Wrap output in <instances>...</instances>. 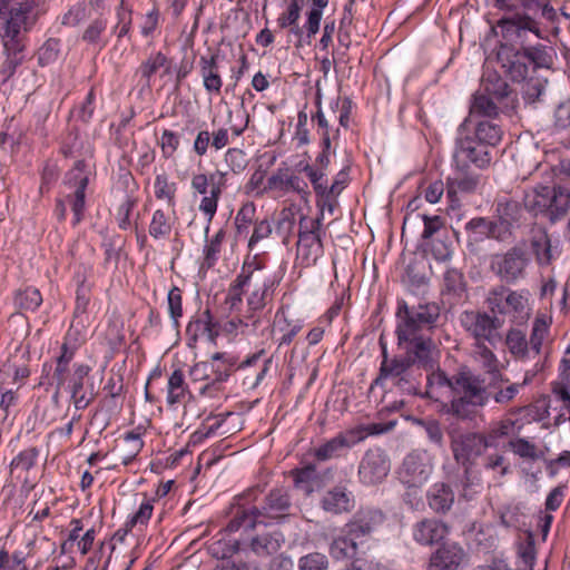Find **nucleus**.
<instances>
[{
    "label": "nucleus",
    "mask_w": 570,
    "mask_h": 570,
    "mask_svg": "<svg viewBox=\"0 0 570 570\" xmlns=\"http://www.w3.org/2000/svg\"><path fill=\"white\" fill-rule=\"evenodd\" d=\"M383 522V514L372 509H361L342 528L343 533L351 535L358 548L365 552L374 529Z\"/></svg>",
    "instance_id": "0eeeda50"
},
{
    "label": "nucleus",
    "mask_w": 570,
    "mask_h": 570,
    "mask_svg": "<svg viewBox=\"0 0 570 570\" xmlns=\"http://www.w3.org/2000/svg\"><path fill=\"white\" fill-rule=\"evenodd\" d=\"M263 356L264 351L255 353L245 360L238 368L247 381L248 389H255L267 371V363L269 360H262Z\"/></svg>",
    "instance_id": "b1692460"
},
{
    "label": "nucleus",
    "mask_w": 570,
    "mask_h": 570,
    "mask_svg": "<svg viewBox=\"0 0 570 570\" xmlns=\"http://www.w3.org/2000/svg\"><path fill=\"white\" fill-rule=\"evenodd\" d=\"M302 6H303V0H291L287 11L284 12L277 19L278 26L283 29L291 27L292 31L295 35H299V28L297 26V20L301 14Z\"/></svg>",
    "instance_id": "37998d69"
},
{
    "label": "nucleus",
    "mask_w": 570,
    "mask_h": 570,
    "mask_svg": "<svg viewBox=\"0 0 570 570\" xmlns=\"http://www.w3.org/2000/svg\"><path fill=\"white\" fill-rule=\"evenodd\" d=\"M353 507L354 498L344 487H334L322 499V508L333 514L350 512Z\"/></svg>",
    "instance_id": "aec40b11"
},
{
    "label": "nucleus",
    "mask_w": 570,
    "mask_h": 570,
    "mask_svg": "<svg viewBox=\"0 0 570 570\" xmlns=\"http://www.w3.org/2000/svg\"><path fill=\"white\" fill-rule=\"evenodd\" d=\"M528 261L524 250L514 247L504 254L494 255L491 268L503 282L514 283L524 276Z\"/></svg>",
    "instance_id": "6e6552de"
},
{
    "label": "nucleus",
    "mask_w": 570,
    "mask_h": 570,
    "mask_svg": "<svg viewBox=\"0 0 570 570\" xmlns=\"http://www.w3.org/2000/svg\"><path fill=\"white\" fill-rule=\"evenodd\" d=\"M65 183L70 187H75L71 209L75 215V224H78L82 217L85 208V189L88 184V177L85 174V165L82 161L76 163L75 167L66 175Z\"/></svg>",
    "instance_id": "dca6fc26"
},
{
    "label": "nucleus",
    "mask_w": 570,
    "mask_h": 570,
    "mask_svg": "<svg viewBox=\"0 0 570 570\" xmlns=\"http://www.w3.org/2000/svg\"><path fill=\"white\" fill-rule=\"evenodd\" d=\"M167 301L170 317L177 324L178 318L183 315L180 289L178 287H173L168 293Z\"/></svg>",
    "instance_id": "052dcab7"
},
{
    "label": "nucleus",
    "mask_w": 570,
    "mask_h": 570,
    "mask_svg": "<svg viewBox=\"0 0 570 570\" xmlns=\"http://www.w3.org/2000/svg\"><path fill=\"white\" fill-rule=\"evenodd\" d=\"M179 144L178 137L169 130H165L160 137V145L166 157L171 156Z\"/></svg>",
    "instance_id": "774afa93"
},
{
    "label": "nucleus",
    "mask_w": 570,
    "mask_h": 570,
    "mask_svg": "<svg viewBox=\"0 0 570 570\" xmlns=\"http://www.w3.org/2000/svg\"><path fill=\"white\" fill-rule=\"evenodd\" d=\"M273 285L271 273L263 267H244L230 285L225 305L229 312L250 317L252 313L266 305Z\"/></svg>",
    "instance_id": "f257e3e1"
},
{
    "label": "nucleus",
    "mask_w": 570,
    "mask_h": 570,
    "mask_svg": "<svg viewBox=\"0 0 570 570\" xmlns=\"http://www.w3.org/2000/svg\"><path fill=\"white\" fill-rule=\"evenodd\" d=\"M303 170L306 173L307 177L313 184L316 194L321 195L322 197H325V195L327 194L328 185L323 179L324 173L322 170L314 169L309 165H306Z\"/></svg>",
    "instance_id": "13d9d810"
},
{
    "label": "nucleus",
    "mask_w": 570,
    "mask_h": 570,
    "mask_svg": "<svg viewBox=\"0 0 570 570\" xmlns=\"http://www.w3.org/2000/svg\"><path fill=\"white\" fill-rule=\"evenodd\" d=\"M505 314H512L515 318L521 321L529 317V301L528 297L517 291H509L504 302Z\"/></svg>",
    "instance_id": "c9c22d12"
},
{
    "label": "nucleus",
    "mask_w": 570,
    "mask_h": 570,
    "mask_svg": "<svg viewBox=\"0 0 570 570\" xmlns=\"http://www.w3.org/2000/svg\"><path fill=\"white\" fill-rule=\"evenodd\" d=\"M551 188L549 186H538L528 191L523 199L525 208L535 215L542 213L548 215V208L551 206Z\"/></svg>",
    "instance_id": "7c9ffc66"
},
{
    "label": "nucleus",
    "mask_w": 570,
    "mask_h": 570,
    "mask_svg": "<svg viewBox=\"0 0 570 570\" xmlns=\"http://www.w3.org/2000/svg\"><path fill=\"white\" fill-rule=\"evenodd\" d=\"M41 303L42 296L37 288L28 287L16 294V304L22 309L35 311Z\"/></svg>",
    "instance_id": "c03bdc74"
},
{
    "label": "nucleus",
    "mask_w": 570,
    "mask_h": 570,
    "mask_svg": "<svg viewBox=\"0 0 570 570\" xmlns=\"http://www.w3.org/2000/svg\"><path fill=\"white\" fill-rule=\"evenodd\" d=\"M144 442L140 435L138 433L128 432L124 441L114 449L112 454L124 465H127L137 456Z\"/></svg>",
    "instance_id": "cd10ccee"
},
{
    "label": "nucleus",
    "mask_w": 570,
    "mask_h": 570,
    "mask_svg": "<svg viewBox=\"0 0 570 570\" xmlns=\"http://www.w3.org/2000/svg\"><path fill=\"white\" fill-rule=\"evenodd\" d=\"M239 541L233 540L228 542L218 541L210 547V551L214 557L229 561V559L237 552H239Z\"/></svg>",
    "instance_id": "6e6d98bb"
},
{
    "label": "nucleus",
    "mask_w": 570,
    "mask_h": 570,
    "mask_svg": "<svg viewBox=\"0 0 570 570\" xmlns=\"http://www.w3.org/2000/svg\"><path fill=\"white\" fill-rule=\"evenodd\" d=\"M225 161L234 173L242 171L247 165L244 151L237 148H232L226 153Z\"/></svg>",
    "instance_id": "680f3d73"
},
{
    "label": "nucleus",
    "mask_w": 570,
    "mask_h": 570,
    "mask_svg": "<svg viewBox=\"0 0 570 570\" xmlns=\"http://www.w3.org/2000/svg\"><path fill=\"white\" fill-rule=\"evenodd\" d=\"M322 254L321 218L301 217L297 242V262L305 267L314 265Z\"/></svg>",
    "instance_id": "39448f33"
},
{
    "label": "nucleus",
    "mask_w": 570,
    "mask_h": 570,
    "mask_svg": "<svg viewBox=\"0 0 570 570\" xmlns=\"http://www.w3.org/2000/svg\"><path fill=\"white\" fill-rule=\"evenodd\" d=\"M488 445L487 439L476 433L459 434L451 441L453 456L459 464L465 468V473Z\"/></svg>",
    "instance_id": "1a4fd4ad"
},
{
    "label": "nucleus",
    "mask_w": 570,
    "mask_h": 570,
    "mask_svg": "<svg viewBox=\"0 0 570 570\" xmlns=\"http://www.w3.org/2000/svg\"><path fill=\"white\" fill-rule=\"evenodd\" d=\"M330 553L334 559H354L360 553H364L358 546L353 541L350 534L343 533L333 539L330 544Z\"/></svg>",
    "instance_id": "c85d7f7f"
},
{
    "label": "nucleus",
    "mask_w": 570,
    "mask_h": 570,
    "mask_svg": "<svg viewBox=\"0 0 570 570\" xmlns=\"http://www.w3.org/2000/svg\"><path fill=\"white\" fill-rule=\"evenodd\" d=\"M414 344V354L417 361L430 370L433 368L435 362V355L438 354L435 345L429 340H416L412 342Z\"/></svg>",
    "instance_id": "ea45409f"
},
{
    "label": "nucleus",
    "mask_w": 570,
    "mask_h": 570,
    "mask_svg": "<svg viewBox=\"0 0 570 570\" xmlns=\"http://www.w3.org/2000/svg\"><path fill=\"white\" fill-rule=\"evenodd\" d=\"M302 330L298 322L289 323L284 316H277L274 325V333L278 335V345H288Z\"/></svg>",
    "instance_id": "58836bf2"
},
{
    "label": "nucleus",
    "mask_w": 570,
    "mask_h": 570,
    "mask_svg": "<svg viewBox=\"0 0 570 570\" xmlns=\"http://www.w3.org/2000/svg\"><path fill=\"white\" fill-rule=\"evenodd\" d=\"M533 248L535 252L537 259L540 264H549L551 255L550 242L547 237L533 242Z\"/></svg>",
    "instance_id": "0e129e2a"
},
{
    "label": "nucleus",
    "mask_w": 570,
    "mask_h": 570,
    "mask_svg": "<svg viewBox=\"0 0 570 570\" xmlns=\"http://www.w3.org/2000/svg\"><path fill=\"white\" fill-rule=\"evenodd\" d=\"M508 96V85L497 79L495 82H483V92H478L474 96L473 102L470 108L471 115L493 118L498 116L497 101L502 100Z\"/></svg>",
    "instance_id": "9d476101"
},
{
    "label": "nucleus",
    "mask_w": 570,
    "mask_h": 570,
    "mask_svg": "<svg viewBox=\"0 0 570 570\" xmlns=\"http://www.w3.org/2000/svg\"><path fill=\"white\" fill-rule=\"evenodd\" d=\"M429 507L439 514L449 512L454 503V493L450 485L436 483L426 493Z\"/></svg>",
    "instance_id": "a878e982"
},
{
    "label": "nucleus",
    "mask_w": 570,
    "mask_h": 570,
    "mask_svg": "<svg viewBox=\"0 0 570 570\" xmlns=\"http://www.w3.org/2000/svg\"><path fill=\"white\" fill-rule=\"evenodd\" d=\"M484 402V394H462L460 397L453 399L450 405H445V407L449 413L460 419H469L476 413Z\"/></svg>",
    "instance_id": "5701e85b"
},
{
    "label": "nucleus",
    "mask_w": 570,
    "mask_h": 570,
    "mask_svg": "<svg viewBox=\"0 0 570 570\" xmlns=\"http://www.w3.org/2000/svg\"><path fill=\"white\" fill-rule=\"evenodd\" d=\"M508 292L509 291L505 289L504 287H499V288H495L492 292H490V294L488 296V304H489V308L493 313L505 314L504 302H505Z\"/></svg>",
    "instance_id": "bf43d9fd"
},
{
    "label": "nucleus",
    "mask_w": 570,
    "mask_h": 570,
    "mask_svg": "<svg viewBox=\"0 0 570 570\" xmlns=\"http://www.w3.org/2000/svg\"><path fill=\"white\" fill-rule=\"evenodd\" d=\"M550 200L551 206L548 208V215L551 219H558L568 214L570 209V191L561 186H553Z\"/></svg>",
    "instance_id": "2f4dec72"
},
{
    "label": "nucleus",
    "mask_w": 570,
    "mask_h": 570,
    "mask_svg": "<svg viewBox=\"0 0 570 570\" xmlns=\"http://www.w3.org/2000/svg\"><path fill=\"white\" fill-rule=\"evenodd\" d=\"M289 507L291 502L287 492L282 489L273 490L266 497L265 505L262 509L253 507L238 511L229 521L227 530L234 532L239 528L253 529L257 523L263 522L259 518H281L285 515Z\"/></svg>",
    "instance_id": "7ed1b4c3"
},
{
    "label": "nucleus",
    "mask_w": 570,
    "mask_h": 570,
    "mask_svg": "<svg viewBox=\"0 0 570 570\" xmlns=\"http://www.w3.org/2000/svg\"><path fill=\"white\" fill-rule=\"evenodd\" d=\"M284 543V534L275 530L253 537L249 541V548L257 557H269L277 553Z\"/></svg>",
    "instance_id": "412c9836"
},
{
    "label": "nucleus",
    "mask_w": 570,
    "mask_h": 570,
    "mask_svg": "<svg viewBox=\"0 0 570 570\" xmlns=\"http://www.w3.org/2000/svg\"><path fill=\"white\" fill-rule=\"evenodd\" d=\"M220 194H222V184L214 183L212 180L209 195H204V197L202 198V202L199 204V209L208 217L209 220L214 217V215L217 210V204H218Z\"/></svg>",
    "instance_id": "a18cd8bd"
},
{
    "label": "nucleus",
    "mask_w": 570,
    "mask_h": 570,
    "mask_svg": "<svg viewBox=\"0 0 570 570\" xmlns=\"http://www.w3.org/2000/svg\"><path fill=\"white\" fill-rule=\"evenodd\" d=\"M397 316L400 317V323L396 328L399 344L420 340L421 337L417 334L420 331L424 330V327L410 314V307L405 304L400 306Z\"/></svg>",
    "instance_id": "393cba45"
},
{
    "label": "nucleus",
    "mask_w": 570,
    "mask_h": 570,
    "mask_svg": "<svg viewBox=\"0 0 570 570\" xmlns=\"http://www.w3.org/2000/svg\"><path fill=\"white\" fill-rule=\"evenodd\" d=\"M38 456V450L36 448H29L20 452L11 462V471L21 470L28 471L33 466Z\"/></svg>",
    "instance_id": "5fc2aeb1"
},
{
    "label": "nucleus",
    "mask_w": 570,
    "mask_h": 570,
    "mask_svg": "<svg viewBox=\"0 0 570 570\" xmlns=\"http://www.w3.org/2000/svg\"><path fill=\"white\" fill-rule=\"evenodd\" d=\"M298 568L299 570H327L328 560L325 554L313 552L299 559Z\"/></svg>",
    "instance_id": "603ef678"
},
{
    "label": "nucleus",
    "mask_w": 570,
    "mask_h": 570,
    "mask_svg": "<svg viewBox=\"0 0 570 570\" xmlns=\"http://www.w3.org/2000/svg\"><path fill=\"white\" fill-rule=\"evenodd\" d=\"M456 170L466 171L471 165L487 167L490 161L489 148L474 137H459L453 155Z\"/></svg>",
    "instance_id": "423d86ee"
},
{
    "label": "nucleus",
    "mask_w": 570,
    "mask_h": 570,
    "mask_svg": "<svg viewBox=\"0 0 570 570\" xmlns=\"http://www.w3.org/2000/svg\"><path fill=\"white\" fill-rule=\"evenodd\" d=\"M497 212L501 223L509 226L519 219L521 207L518 202L507 200L498 204Z\"/></svg>",
    "instance_id": "3c124183"
},
{
    "label": "nucleus",
    "mask_w": 570,
    "mask_h": 570,
    "mask_svg": "<svg viewBox=\"0 0 570 570\" xmlns=\"http://www.w3.org/2000/svg\"><path fill=\"white\" fill-rule=\"evenodd\" d=\"M410 314L413 315L415 321L424 328H430L438 320L440 311L438 305L432 303L419 305L417 307H410Z\"/></svg>",
    "instance_id": "79ce46f5"
},
{
    "label": "nucleus",
    "mask_w": 570,
    "mask_h": 570,
    "mask_svg": "<svg viewBox=\"0 0 570 570\" xmlns=\"http://www.w3.org/2000/svg\"><path fill=\"white\" fill-rule=\"evenodd\" d=\"M549 332V324L544 317H537L533 326H532V333L530 336V348L535 353L539 354L541 351L542 343L544 338L547 337Z\"/></svg>",
    "instance_id": "de8ad7c7"
},
{
    "label": "nucleus",
    "mask_w": 570,
    "mask_h": 570,
    "mask_svg": "<svg viewBox=\"0 0 570 570\" xmlns=\"http://www.w3.org/2000/svg\"><path fill=\"white\" fill-rule=\"evenodd\" d=\"M465 558V552L456 543L441 546L430 558V570H458Z\"/></svg>",
    "instance_id": "f3484780"
},
{
    "label": "nucleus",
    "mask_w": 570,
    "mask_h": 570,
    "mask_svg": "<svg viewBox=\"0 0 570 570\" xmlns=\"http://www.w3.org/2000/svg\"><path fill=\"white\" fill-rule=\"evenodd\" d=\"M174 224L173 214L169 210L157 209L154 212L149 225V235L155 239L167 237Z\"/></svg>",
    "instance_id": "f704fd0d"
},
{
    "label": "nucleus",
    "mask_w": 570,
    "mask_h": 570,
    "mask_svg": "<svg viewBox=\"0 0 570 570\" xmlns=\"http://www.w3.org/2000/svg\"><path fill=\"white\" fill-rule=\"evenodd\" d=\"M89 366L87 365H79L75 370L73 374L68 377L63 390H68L70 392H78L80 390L85 391H94L97 386L95 382L88 377L89 374Z\"/></svg>",
    "instance_id": "e433bc0d"
},
{
    "label": "nucleus",
    "mask_w": 570,
    "mask_h": 570,
    "mask_svg": "<svg viewBox=\"0 0 570 570\" xmlns=\"http://www.w3.org/2000/svg\"><path fill=\"white\" fill-rule=\"evenodd\" d=\"M225 234L223 230L217 232V234L214 236V238L209 242V244L205 248V261L207 262L208 266L213 265L216 261V254L220 249V245L223 242Z\"/></svg>",
    "instance_id": "338daca9"
},
{
    "label": "nucleus",
    "mask_w": 570,
    "mask_h": 570,
    "mask_svg": "<svg viewBox=\"0 0 570 570\" xmlns=\"http://www.w3.org/2000/svg\"><path fill=\"white\" fill-rule=\"evenodd\" d=\"M512 451L519 455L520 458L528 459L531 461H535L542 458V453L538 451L537 446L533 443H530L525 439H517L509 442Z\"/></svg>",
    "instance_id": "09e8293b"
},
{
    "label": "nucleus",
    "mask_w": 570,
    "mask_h": 570,
    "mask_svg": "<svg viewBox=\"0 0 570 570\" xmlns=\"http://www.w3.org/2000/svg\"><path fill=\"white\" fill-rule=\"evenodd\" d=\"M498 28L501 29V33L505 38H512L513 36L519 37L520 32L524 30L532 31L539 36L537 23L529 16L501 19L498 22Z\"/></svg>",
    "instance_id": "c756f323"
},
{
    "label": "nucleus",
    "mask_w": 570,
    "mask_h": 570,
    "mask_svg": "<svg viewBox=\"0 0 570 570\" xmlns=\"http://www.w3.org/2000/svg\"><path fill=\"white\" fill-rule=\"evenodd\" d=\"M406 487V491L404 493V500L412 508H417L422 504L423 499V487L425 484H404Z\"/></svg>",
    "instance_id": "69168bd1"
},
{
    "label": "nucleus",
    "mask_w": 570,
    "mask_h": 570,
    "mask_svg": "<svg viewBox=\"0 0 570 570\" xmlns=\"http://www.w3.org/2000/svg\"><path fill=\"white\" fill-rule=\"evenodd\" d=\"M391 470L386 452L380 448L370 449L364 454L358 468V475L365 484L381 483Z\"/></svg>",
    "instance_id": "9b49d317"
},
{
    "label": "nucleus",
    "mask_w": 570,
    "mask_h": 570,
    "mask_svg": "<svg viewBox=\"0 0 570 570\" xmlns=\"http://www.w3.org/2000/svg\"><path fill=\"white\" fill-rule=\"evenodd\" d=\"M396 425L395 421L386 423H370L361 424L344 433L336 435L315 451V456L318 460L326 461L340 455V453L347 448L363 441L370 435H379L391 431Z\"/></svg>",
    "instance_id": "20e7f679"
},
{
    "label": "nucleus",
    "mask_w": 570,
    "mask_h": 570,
    "mask_svg": "<svg viewBox=\"0 0 570 570\" xmlns=\"http://www.w3.org/2000/svg\"><path fill=\"white\" fill-rule=\"evenodd\" d=\"M463 327L480 341H491L498 328V320L485 313L464 312L461 316Z\"/></svg>",
    "instance_id": "2eb2a0df"
},
{
    "label": "nucleus",
    "mask_w": 570,
    "mask_h": 570,
    "mask_svg": "<svg viewBox=\"0 0 570 570\" xmlns=\"http://www.w3.org/2000/svg\"><path fill=\"white\" fill-rule=\"evenodd\" d=\"M268 183L271 188L281 189L284 191H296L302 196L303 199H306L308 196L307 184L296 175H275L269 178Z\"/></svg>",
    "instance_id": "473e14b6"
},
{
    "label": "nucleus",
    "mask_w": 570,
    "mask_h": 570,
    "mask_svg": "<svg viewBox=\"0 0 570 570\" xmlns=\"http://www.w3.org/2000/svg\"><path fill=\"white\" fill-rule=\"evenodd\" d=\"M410 364V360L406 357L389 360L386 350L385 347H383V362L381 364L380 375L374 382L375 385L389 387V385L384 383L389 381H391L393 385L400 383L402 379H400L399 376L409 368ZM393 386H390V389Z\"/></svg>",
    "instance_id": "6ab92c4d"
},
{
    "label": "nucleus",
    "mask_w": 570,
    "mask_h": 570,
    "mask_svg": "<svg viewBox=\"0 0 570 570\" xmlns=\"http://www.w3.org/2000/svg\"><path fill=\"white\" fill-rule=\"evenodd\" d=\"M33 0H0V10L8 13L7 33L12 38L20 29L33 23L32 8Z\"/></svg>",
    "instance_id": "f8f14e48"
},
{
    "label": "nucleus",
    "mask_w": 570,
    "mask_h": 570,
    "mask_svg": "<svg viewBox=\"0 0 570 570\" xmlns=\"http://www.w3.org/2000/svg\"><path fill=\"white\" fill-rule=\"evenodd\" d=\"M432 465L419 453H410L404 459L399 475L403 484H426Z\"/></svg>",
    "instance_id": "ddd939ff"
},
{
    "label": "nucleus",
    "mask_w": 570,
    "mask_h": 570,
    "mask_svg": "<svg viewBox=\"0 0 570 570\" xmlns=\"http://www.w3.org/2000/svg\"><path fill=\"white\" fill-rule=\"evenodd\" d=\"M465 171L458 170V174L449 178L448 181V194L453 196L459 191L470 193L476 188L478 179L472 175H464Z\"/></svg>",
    "instance_id": "a19ab883"
},
{
    "label": "nucleus",
    "mask_w": 570,
    "mask_h": 570,
    "mask_svg": "<svg viewBox=\"0 0 570 570\" xmlns=\"http://www.w3.org/2000/svg\"><path fill=\"white\" fill-rule=\"evenodd\" d=\"M450 389L454 392H482L483 386L479 377L468 367H461L451 379Z\"/></svg>",
    "instance_id": "72a5a7b5"
},
{
    "label": "nucleus",
    "mask_w": 570,
    "mask_h": 570,
    "mask_svg": "<svg viewBox=\"0 0 570 570\" xmlns=\"http://www.w3.org/2000/svg\"><path fill=\"white\" fill-rule=\"evenodd\" d=\"M4 373L8 375L13 374V386L3 384L0 387V392H13V390H20L22 385L19 382L29 376V370L24 366L14 370H12L11 366H8Z\"/></svg>",
    "instance_id": "e2e57ef3"
},
{
    "label": "nucleus",
    "mask_w": 570,
    "mask_h": 570,
    "mask_svg": "<svg viewBox=\"0 0 570 570\" xmlns=\"http://www.w3.org/2000/svg\"><path fill=\"white\" fill-rule=\"evenodd\" d=\"M552 48L543 46L527 48L523 52L502 45L497 53L498 62L513 81H523L528 75L527 61L537 68H550L553 63Z\"/></svg>",
    "instance_id": "f03ea898"
},
{
    "label": "nucleus",
    "mask_w": 570,
    "mask_h": 570,
    "mask_svg": "<svg viewBox=\"0 0 570 570\" xmlns=\"http://www.w3.org/2000/svg\"><path fill=\"white\" fill-rule=\"evenodd\" d=\"M448 533L449 528L446 523L434 518L423 519L413 527L414 540L424 546L439 543Z\"/></svg>",
    "instance_id": "a211bd4d"
},
{
    "label": "nucleus",
    "mask_w": 570,
    "mask_h": 570,
    "mask_svg": "<svg viewBox=\"0 0 570 570\" xmlns=\"http://www.w3.org/2000/svg\"><path fill=\"white\" fill-rule=\"evenodd\" d=\"M505 344L517 357H524L528 352V342L522 331L510 330L507 334Z\"/></svg>",
    "instance_id": "49530a36"
},
{
    "label": "nucleus",
    "mask_w": 570,
    "mask_h": 570,
    "mask_svg": "<svg viewBox=\"0 0 570 570\" xmlns=\"http://www.w3.org/2000/svg\"><path fill=\"white\" fill-rule=\"evenodd\" d=\"M502 137L501 128L492 121H480L475 128L474 138L489 146H495Z\"/></svg>",
    "instance_id": "4c0bfd02"
},
{
    "label": "nucleus",
    "mask_w": 570,
    "mask_h": 570,
    "mask_svg": "<svg viewBox=\"0 0 570 570\" xmlns=\"http://www.w3.org/2000/svg\"><path fill=\"white\" fill-rule=\"evenodd\" d=\"M515 163L527 173L537 170L541 164V153L537 142L527 140L515 141Z\"/></svg>",
    "instance_id": "4be33fe9"
},
{
    "label": "nucleus",
    "mask_w": 570,
    "mask_h": 570,
    "mask_svg": "<svg viewBox=\"0 0 570 570\" xmlns=\"http://www.w3.org/2000/svg\"><path fill=\"white\" fill-rule=\"evenodd\" d=\"M217 58V56H203L199 59L200 75L203 78L204 87L208 92L215 94L220 92L223 85Z\"/></svg>",
    "instance_id": "bb28decb"
},
{
    "label": "nucleus",
    "mask_w": 570,
    "mask_h": 570,
    "mask_svg": "<svg viewBox=\"0 0 570 570\" xmlns=\"http://www.w3.org/2000/svg\"><path fill=\"white\" fill-rule=\"evenodd\" d=\"M175 184L169 183L166 175L161 174L156 176L154 181V193L158 199L171 204L175 196Z\"/></svg>",
    "instance_id": "8fccbe9b"
},
{
    "label": "nucleus",
    "mask_w": 570,
    "mask_h": 570,
    "mask_svg": "<svg viewBox=\"0 0 570 570\" xmlns=\"http://www.w3.org/2000/svg\"><path fill=\"white\" fill-rule=\"evenodd\" d=\"M478 360L481 362L483 368L491 376V382L493 383L494 389H499L500 392H517V390L524 387L529 381L534 376L533 373H527L524 380L521 384L514 383L510 384L505 387L497 385L499 381H503L502 375L499 371V362L495 355L489 350L483 343H476V352Z\"/></svg>",
    "instance_id": "4468645a"
},
{
    "label": "nucleus",
    "mask_w": 570,
    "mask_h": 570,
    "mask_svg": "<svg viewBox=\"0 0 570 570\" xmlns=\"http://www.w3.org/2000/svg\"><path fill=\"white\" fill-rule=\"evenodd\" d=\"M160 68H165V71H169V67L167 66V58L158 52L155 56L150 57L142 66L141 73L146 78H150L156 71Z\"/></svg>",
    "instance_id": "4d7b16f0"
},
{
    "label": "nucleus",
    "mask_w": 570,
    "mask_h": 570,
    "mask_svg": "<svg viewBox=\"0 0 570 570\" xmlns=\"http://www.w3.org/2000/svg\"><path fill=\"white\" fill-rule=\"evenodd\" d=\"M550 402L546 396L535 401V403L525 406V416L533 421H542L549 416Z\"/></svg>",
    "instance_id": "864d4df0"
}]
</instances>
